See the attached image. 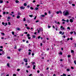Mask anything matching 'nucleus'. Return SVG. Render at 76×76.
I'll list each match as a JSON object with an SVG mask.
<instances>
[{
  "mask_svg": "<svg viewBox=\"0 0 76 76\" xmlns=\"http://www.w3.org/2000/svg\"><path fill=\"white\" fill-rule=\"evenodd\" d=\"M63 15L65 16H67L68 15H69L70 14H69V11L66 10V11H64L63 12Z\"/></svg>",
  "mask_w": 76,
  "mask_h": 76,
  "instance_id": "nucleus-1",
  "label": "nucleus"
},
{
  "mask_svg": "<svg viewBox=\"0 0 76 76\" xmlns=\"http://www.w3.org/2000/svg\"><path fill=\"white\" fill-rule=\"evenodd\" d=\"M67 29H69V30H70V27H68L67 28Z\"/></svg>",
  "mask_w": 76,
  "mask_h": 76,
  "instance_id": "nucleus-24",
  "label": "nucleus"
},
{
  "mask_svg": "<svg viewBox=\"0 0 76 76\" xmlns=\"http://www.w3.org/2000/svg\"><path fill=\"white\" fill-rule=\"evenodd\" d=\"M7 66L8 67H10V65L9 64L7 63Z\"/></svg>",
  "mask_w": 76,
  "mask_h": 76,
  "instance_id": "nucleus-10",
  "label": "nucleus"
},
{
  "mask_svg": "<svg viewBox=\"0 0 76 76\" xmlns=\"http://www.w3.org/2000/svg\"><path fill=\"white\" fill-rule=\"evenodd\" d=\"M38 9H39V8L36 7L35 8L34 10H38Z\"/></svg>",
  "mask_w": 76,
  "mask_h": 76,
  "instance_id": "nucleus-9",
  "label": "nucleus"
},
{
  "mask_svg": "<svg viewBox=\"0 0 76 76\" xmlns=\"http://www.w3.org/2000/svg\"><path fill=\"white\" fill-rule=\"evenodd\" d=\"M29 36H30V34H27V37H29Z\"/></svg>",
  "mask_w": 76,
  "mask_h": 76,
  "instance_id": "nucleus-40",
  "label": "nucleus"
},
{
  "mask_svg": "<svg viewBox=\"0 0 76 76\" xmlns=\"http://www.w3.org/2000/svg\"><path fill=\"white\" fill-rule=\"evenodd\" d=\"M70 22L72 23L73 22V19H70L69 20Z\"/></svg>",
  "mask_w": 76,
  "mask_h": 76,
  "instance_id": "nucleus-6",
  "label": "nucleus"
},
{
  "mask_svg": "<svg viewBox=\"0 0 76 76\" xmlns=\"http://www.w3.org/2000/svg\"><path fill=\"white\" fill-rule=\"evenodd\" d=\"M12 35H14V34H15V32H14V31H12Z\"/></svg>",
  "mask_w": 76,
  "mask_h": 76,
  "instance_id": "nucleus-25",
  "label": "nucleus"
},
{
  "mask_svg": "<svg viewBox=\"0 0 76 76\" xmlns=\"http://www.w3.org/2000/svg\"><path fill=\"white\" fill-rule=\"evenodd\" d=\"M40 76H44V75H43V74H40Z\"/></svg>",
  "mask_w": 76,
  "mask_h": 76,
  "instance_id": "nucleus-50",
  "label": "nucleus"
},
{
  "mask_svg": "<svg viewBox=\"0 0 76 76\" xmlns=\"http://www.w3.org/2000/svg\"><path fill=\"white\" fill-rule=\"evenodd\" d=\"M2 25H4V24H5L4 23V22H2Z\"/></svg>",
  "mask_w": 76,
  "mask_h": 76,
  "instance_id": "nucleus-43",
  "label": "nucleus"
},
{
  "mask_svg": "<svg viewBox=\"0 0 76 76\" xmlns=\"http://www.w3.org/2000/svg\"><path fill=\"white\" fill-rule=\"evenodd\" d=\"M59 13H60V14H62V12H61V11H59Z\"/></svg>",
  "mask_w": 76,
  "mask_h": 76,
  "instance_id": "nucleus-26",
  "label": "nucleus"
},
{
  "mask_svg": "<svg viewBox=\"0 0 76 76\" xmlns=\"http://www.w3.org/2000/svg\"><path fill=\"white\" fill-rule=\"evenodd\" d=\"M32 37H33V38H35V37H36V36L35 35H33Z\"/></svg>",
  "mask_w": 76,
  "mask_h": 76,
  "instance_id": "nucleus-19",
  "label": "nucleus"
},
{
  "mask_svg": "<svg viewBox=\"0 0 76 76\" xmlns=\"http://www.w3.org/2000/svg\"><path fill=\"white\" fill-rule=\"evenodd\" d=\"M8 19H10V17H8Z\"/></svg>",
  "mask_w": 76,
  "mask_h": 76,
  "instance_id": "nucleus-56",
  "label": "nucleus"
},
{
  "mask_svg": "<svg viewBox=\"0 0 76 76\" xmlns=\"http://www.w3.org/2000/svg\"><path fill=\"white\" fill-rule=\"evenodd\" d=\"M0 51H3V49H0Z\"/></svg>",
  "mask_w": 76,
  "mask_h": 76,
  "instance_id": "nucleus-51",
  "label": "nucleus"
},
{
  "mask_svg": "<svg viewBox=\"0 0 76 76\" xmlns=\"http://www.w3.org/2000/svg\"><path fill=\"white\" fill-rule=\"evenodd\" d=\"M16 29L17 30V31H21V30L20 29V28H19L18 27Z\"/></svg>",
  "mask_w": 76,
  "mask_h": 76,
  "instance_id": "nucleus-7",
  "label": "nucleus"
},
{
  "mask_svg": "<svg viewBox=\"0 0 76 76\" xmlns=\"http://www.w3.org/2000/svg\"><path fill=\"white\" fill-rule=\"evenodd\" d=\"M3 3V0H0V3Z\"/></svg>",
  "mask_w": 76,
  "mask_h": 76,
  "instance_id": "nucleus-12",
  "label": "nucleus"
},
{
  "mask_svg": "<svg viewBox=\"0 0 76 76\" xmlns=\"http://www.w3.org/2000/svg\"><path fill=\"white\" fill-rule=\"evenodd\" d=\"M40 38H41V37L40 36H39L38 37V39H39Z\"/></svg>",
  "mask_w": 76,
  "mask_h": 76,
  "instance_id": "nucleus-48",
  "label": "nucleus"
},
{
  "mask_svg": "<svg viewBox=\"0 0 76 76\" xmlns=\"http://www.w3.org/2000/svg\"><path fill=\"white\" fill-rule=\"evenodd\" d=\"M74 62L75 64H76V60H75L74 61Z\"/></svg>",
  "mask_w": 76,
  "mask_h": 76,
  "instance_id": "nucleus-23",
  "label": "nucleus"
},
{
  "mask_svg": "<svg viewBox=\"0 0 76 76\" xmlns=\"http://www.w3.org/2000/svg\"><path fill=\"white\" fill-rule=\"evenodd\" d=\"M74 34H75V35H76V33L75 32V31H74Z\"/></svg>",
  "mask_w": 76,
  "mask_h": 76,
  "instance_id": "nucleus-37",
  "label": "nucleus"
},
{
  "mask_svg": "<svg viewBox=\"0 0 76 76\" xmlns=\"http://www.w3.org/2000/svg\"><path fill=\"white\" fill-rule=\"evenodd\" d=\"M71 56L70 55H68V57H69V58Z\"/></svg>",
  "mask_w": 76,
  "mask_h": 76,
  "instance_id": "nucleus-44",
  "label": "nucleus"
},
{
  "mask_svg": "<svg viewBox=\"0 0 76 76\" xmlns=\"http://www.w3.org/2000/svg\"><path fill=\"white\" fill-rule=\"evenodd\" d=\"M41 16H42V17H45V15H41Z\"/></svg>",
  "mask_w": 76,
  "mask_h": 76,
  "instance_id": "nucleus-20",
  "label": "nucleus"
},
{
  "mask_svg": "<svg viewBox=\"0 0 76 76\" xmlns=\"http://www.w3.org/2000/svg\"><path fill=\"white\" fill-rule=\"evenodd\" d=\"M31 53L30 52H29L28 55H31Z\"/></svg>",
  "mask_w": 76,
  "mask_h": 76,
  "instance_id": "nucleus-59",
  "label": "nucleus"
},
{
  "mask_svg": "<svg viewBox=\"0 0 76 76\" xmlns=\"http://www.w3.org/2000/svg\"><path fill=\"white\" fill-rule=\"evenodd\" d=\"M35 64V62H33L32 63V64H33V65H34V64Z\"/></svg>",
  "mask_w": 76,
  "mask_h": 76,
  "instance_id": "nucleus-46",
  "label": "nucleus"
},
{
  "mask_svg": "<svg viewBox=\"0 0 76 76\" xmlns=\"http://www.w3.org/2000/svg\"><path fill=\"white\" fill-rule=\"evenodd\" d=\"M72 6H75V4H72Z\"/></svg>",
  "mask_w": 76,
  "mask_h": 76,
  "instance_id": "nucleus-49",
  "label": "nucleus"
},
{
  "mask_svg": "<svg viewBox=\"0 0 76 76\" xmlns=\"http://www.w3.org/2000/svg\"><path fill=\"white\" fill-rule=\"evenodd\" d=\"M30 9L31 10H34V8L32 7H30Z\"/></svg>",
  "mask_w": 76,
  "mask_h": 76,
  "instance_id": "nucleus-32",
  "label": "nucleus"
},
{
  "mask_svg": "<svg viewBox=\"0 0 76 76\" xmlns=\"http://www.w3.org/2000/svg\"><path fill=\"white\" fill-rule=\"evenodd\" d=\"M8 24L9 25H10V22H8Z\"/></svg>",
  "mask_w": 76,
  "mask_h": 76,
  "instance_id": "nucleus-62",
  "label": "nucleus"
},
{
  "mask_svg": "<svg viewBox=\"0 0 76 76\" xmlns=\"http://www.w3.org/2000/svg\"><path fill=\"white\" fill-rule=\"evenodd\" d=\"M74 45H75V47H76V43H75V44H74Z\"/></svg>",
  "mask_w": 76,
  "mask_h": 76,
  "instance_id": "nucleus-64",
  "label": "nucleus"
},
{
  "mask_svg": "<svg viewBox=\"0 0 76 76\" xmlns=\"http://www.w3.org/2000/svg\"><path fill=\"white\" fill-rule=\"evenodd\" d=\"M24 6H27V4L26 3H24Z\"/></svg>",
  "mask_w": 76,
  "mask_h": 76,
  "instance_id": "nucleus-15",
  "label": "nucleus"
},
{
  "mask_svg": "<svg viewBox=\"0 0 76 76\" xmlns=\"http://www.w3.org/2000/svg\"><path fill=\"white\" fill-rule=\"evenodd\" d=\"M37 18V16H35L34 18V19H36V18Z\"/></svg>",
  "mask_w": 76,
  "mask_h": 76,
  "instance_id": "nucleus-54",
  "label": "nucleus"
},
{
  "mask_svg": "<svg viewBox=\"0 0 76 76\" xmlns=\"http://www.w3.org/2000/svg\"><path fill=\"white\" fill-rule=\"evenodd\" d=\"M62 21H64V22H66V20H64V19H62Z\"/></svg>",
  "mask_w": 76,
  "mask_h": 76,
  "instance_id": "nucleus-35",
  "label": "nucleus"
},
{
  "mask_svg": "<svg viewBox=\"0 0 76 76\" xmlns=\"http://www.w3.org/2000/svg\"><path fill=\"white\" fill-rule=\"evenodd\" d=\"M71 53H74V50H71Z\"/></svg>",
  "mask_w": 76,
  "mask_h": 76,
  "instance_id": "nucleus-17",
  "label": "nucleus"
},
{
  "mask_svg": "<svg viewBox=\"0 0 76 76\" xmlns=\"http://www.w3.org/2000/svg\"><path fill=\"white\" fill-rule=\"evenodd\" d=\"M59 54H60V55H62V54H63V53H62V52H60V53H59Z\"/></svg>",
  "mask_w": 76,
  "mask_h": 76,
  "instance_id": "nucleus-18",
  "label": "nucleus"
},
{
  "mask_svg": "<svg viewBox=\"0 0 76 76\" xmlns=\"http://www.w3.org/2000/svg\"><path fill=\"white\" fill-rule=\"evenodd\" d=\"M33 69H35V67H36V66H35V65H34L33 66Z\"/></svg>",
  "mask_w": 76,
  "mask_h": 76,
  "instance_id": "nucleus-8",
  "label": "nucleus"
},
{
  "mask_svg": "<svg viewBox=\"0 0 76 76\" xmlns=\"http://www.w3.org/2000/svg\"><path fill=\"white\" fill-rule=\"evenodd\" d=\"M20 18V17L19 16H17V19H19V18Z\"/></svg>",
  "mask_w": 76,
  "mask_h": 76,
  "instance_id": "nucleus-14",
  "label": "nucleus"
},
{
  "mask_svg": "<svg viewBox=\"0 0 76 76\" xmlns=\"http://www.w3.org/2000/svg\"><path fill=\"white\" fill-rule=\"evenodd\" d=\"M17 70L18 72H19V71H20V69H17Z\"/></svg>",
  "mask_w": 76,
  "mask_h": 76,
  "instance_id": "nucleus-42",
  "label": "nucleus"
},
{
  "mask_svg": "<svg viewBox=\"0 0 76 76\" xmlns=\"http://www.w3.org/2000/svg\"><path fill=\"white\" fill-rule=\"evenodd\" d=\"M13 76H16V75L15 74H14L13 75Z\"/></svg>",
  "mask_w": 76,
  "mask_h": 76,
  "instance_id": "nucleus-52",
  "label": "nucleus"
},
{
  "mask_svg": "<svg viewBox=\"0 0 76 76\" xmlns=\"http://www.w3.org/2000/svg\"><path fill=\"white\" fill-rule=\"evenodd\" d=\"M60 28L61 30H64L65 29V28L63 27V26H61Z\"/></svg>",
  "mask_w": 76,
  "mask_h": 76,
  "instance_id": "nucleus-2",
  "label": "nucleus"
},
{
  "mask_svg": "<svg viewBox=\"0 0 76 76\" xmlns=\"http://www.w3.org/2000/svg\"><path fill=\"white\" fill-rule=\"evenodd\" d=\"M56 14H59V11H57L56 12Z\"/></svg>",
  "mask_w": 76,
  "mask_h": 76,
  "instance_id": "nucleus-39",
  "label": "nucleus"
},
{
  "mask_svg": "<svg viewBox=\"0 0 76 76\" xmlns=\"http://www.w3.org/2000/svg\"><path fill=\"white\" fill-rule=\"evenodd\" d=\"M39 22V21L38 20H36V23H38V22Z\"/></svg>",
  "mask_w": 76,
  "mask_h": 76,
  "instance_id": "nucleus-47",
  "label": "nucleus"
},
{
  "mask_svg": "<svg viewBox=\"0 0 76 76\" xmlns=\"http://www.w3.org/2000/svg\"><path fill=\"white\" fill-rule=\"evenodd\" d=\"M15 2L16 3H18L19 1L18 0H16L15 1Z\"/></svg>",
  "mask_w": 76,
  "mask_h": 76,
  "instance_id": "nucleus-16",
  "label": "nucleus"
},
{
  "mask_svg": "<svg viewBox=\"0 0 76 76\" xmlns=\"http://www.w3.org/2000/svg\"><path fill=\"white\" fill-rule=\"evenodd\" d=\"M37 31H38V34H39V31H42V28H39V30H37Z\"/></svg>",
  "mask_w": 76,
  "mask_h": 76,
  "instance_id": "nucleus-3",
  "label": "nucleus"
},
{
  "mask_svg": "<svg viewBox=\"0 0 76 76\" xmlns=\"http://www.w3.org/2000/svg\"><path fill=\"white\" fill-rule=\"evenodd\" d=\"M26 18H24V20H23V21H26Z\"/></svg>",
  "mask_w": 76,
  "mask_h": 76,
  "instance_id": "nucleus-29",
  "label": "nucleus"
},
{
  "mask_svg": "<svg viewBox=\"0 0 76 76\" xmlns=\"http://www.w3.org/2000/svg\"><path fill=\"white\" fill-rule=\"evenodd\" d=\"M70 34H73V31H71L70 32Z\"/></svg>",
  "mask_w": 76,
  "mask_h": 76,
  "instance_id": "nucleus-34",
  "label": "nucleus"
},
{
  "mask_svg": "<svg viewBox=\"0 0 76 76\" xmlns=\"http://www.w3.org/2000/svg\"><path fill=\"white\" fill-rule=\"evenodd\" d=\"M4 54H5V53H4V51H2V54H3V55H4Z\"/></svg>",
  "mask_w": 76,
  "mask_h": 76,
  "instance_id": "nucleus-11",
  "label": "nucleus"
},
{
  "mask_svg": "<svg viewBox=\"0 0 76 76\" xmlns=\"http://www.w3.org/2000/svg\"><path fill=\"white\" fill-rule=\"evenodd\" d=\"M37 7H39V5L37 4Z\"/></svg>",
  "mask_w": 76,
  "mask_h": 76,
  "instance_id": "nucleus-55",
  "label": "nucleus"
},
{
  "mask_svg": "<svg viewBox=\"0 0 76 76\" xmlns=\"http://www.w3.org/2000/svg\"><path fill=\"white\" fill-rule=\"evenodd\" d=\"M3 15H5L6 14V12H3Z\"/></svg>",
  "mask_w": 76,
  "mask_h": 76,
  "instance_id": "nucleus-41",
  "label": "nucleus"
},
{
  "mask_svg": "<svg viewBox=\"0 0 76 76\" xmlns=\"http://www.w3.org/2000/svg\"><path fill=\"white\" fill-rule=\"evenodd\" d=\"M26 28L27 29H30V28L28 27H26Z\"/></svg>",
  "mask_w": 76,
  "mask_h": 76,
  "instance_id": "nucleus-22",
  "label": "nucleus"
},
{
  "mask_svg": "<svg viewBox=\"0 0 76 76\" xmlns=\"http://www.w3.org/2000/svg\"><path fill=\"white\" fill-rule=\"evenodd\" d=\"M7 58H9V59H10V56H7Z\"/></svg>",
  "mask_w": 76,
  "mask_h": 76,
  "instance_id": "nucleus-31",
  "label": "nucleus"
},
{
  "mask_svg": "<svg viewBox=\"0 0 76 76\" xmlns=\"http://www.w3.org/2000/svg\"><path fill=\"white\" fill-rule=\"evenodd\" d=\"M6 25H7V23H5V25H4L5 26H6Z\"/></svg>",
  "mask_w": 76,
  "mask_h": 76,
  "instance_id": "nucleus-45",
  "label": "nucleus"
},
{
  "mask_svg": "<svg viewBox=\"0 0 76 76\" xmlns=\"http://www.w3.org/2000/svg\"><path fill=\"white\" fill-rule=\"evenodd\" d=\"M69 20H66V22H67V23H68L69 22Z\"/></svg>",
  "mask_w": 76,
  "mask_h": 76,
  "instance_id": "nucleus-38",
  "label": "nucleus"
},
{
  "mask_svg": "<svg viewBox=\"0 0 76 76\" xmlns=\"http://www.w3.org/2000/svg\"><path fill=\"white\" fill-rule=\"evenodd\" d=\"M63 76H66V74H63Z\"/></svg>",
  "mask_w": 76,
  "mask_h": 76,
  "instance_id": "nucleus-30",
  "label": "nucleus"
},
{
  "mask_svg": "<svg viewBox=\"0 0 76 76\" xmlns=\"http://www.w3.org/2000/svg\"><path fill=\"white\" fill-rule=\"evenodd\" d=\"M59 33L60 34H62V32L61 31H60L59 32Z\"/></svg>",
  "mask_w": 76,
  "mask_h": 76,
  "instance_id": "nucleus-33",
  "label": "nucleus"
},
{
  "mask_svg": "<svg viewBox=\"0 0 76 76\" xmlns=\"http://www.w3.org/2000/svg\"><path fill=\"white\" fill-rule=\"evenodd\" d=\"M67 72H69V71H70V69H67Z\"/></svg>",
  "mask_w": 76,
  "mask_h": 76,
  "instance_id": "nucleus-28",
  "label": "nucleus"
},
{
  "mask_svg": "<svg viewBox=\"0 0 76 76\" xmlns=\"http://www.w3.org/2000/svg\"><path fill=\"white\" fill-rule=\"evenodd\" d=\"M18 51H20V50H22L21 49H18Z\"/></svg>",
  "mask_w": 76,
  "mask_h": 76,
  "instance_id": "nucleus-27",
  "label": "nucleus"
},
{
  "mask_svg": "<svg viewBox=\"0 0 76 76\" xmlns=\"http://www.w3.org/2000/svg\"><path fill=\"white\" fill-rule=\"evenodd\" d=\"M28 39H31V37H28Z\"/></svg>",
  "mask_w": 76,
  "mask_h": 76,
  "instance_id": "nucleus-60",
  "label": "nucleus"
},
{
  "mask_svg": "<svg viewBox=\"0 0 76 76\" xmlns=\"http://www.w3.org/2000/svg\"><path fill=\"white\" fill-rule=\"evenodd\" d=\"M29 16L31 18H32L33 16V15H29Z\"/></svg>",
  "mask_w": 76,
  "mask_h": 76,
  "instance_id": "nucleus-21",
  "label": "nucleus"
},
{
  "mask_svg": "<svg viewBox=\"0 0 76 76\" xmlns=\"http://www.w3.org/2000/svg\"><path fill=\"white\" fill-rule=\"evenodd\" d=\"M25 7L23 6L21 7H20V8L21 9H23V10H24V9H25Z\"/></svg>",
  "mask_w": 76,
  "mask_h": 76,
  "instance_id": "nucleus-5",
  "label": "nucleus"
},
{
  "mask_svg": "<svg viewBox=\"0 0 76 76\" xmlns=\"http://www.w3.org/2000/svg\"><path fill=\"white\" fill-rule=\"evenodd\" d=\"M30 7V6H29V5L27 6V7H28V8H29V7Z\"/></svg>",
  "mask_w": 76,
  "mask_h": 76,
  "instance_id": "nucleus-58",
  "label": "nucleus"
},
{
  "mask_svg": "<svg viewBox=\"0 0 76 76\" xmlns=\"http://www.w3.org/2000/svg\"><path fill=\"white\" fill-rule=\"evenodd\" d=\"M54 22H55V23H56L57 24V21H56V20H55Z\"/></svg>",
  "mask_w": 76,
  "mask_h": 76,
  "instance_id": "nucleus-57",
  "label": "nucleus"
},
{
  "mask_svg": "<svg viewBox=\"0 0 76 76\" xmlns=\"http://www.w3.org/2000/svg\"><path fill=\"white\" fill-rule=\"evenodd\" d=\"M32 75V74H30V75H29V76H31Z\"/></svg>",
  "mask_w": 76,
  "mask_h": 76,
  "instance_id": "nucleus-63",
  "label": "nucleus"
},
{
  "mask_svg": "<svg viewBox=\"0 0 76 76\" xmlns=\"http://www.w3.org/2000/svg\"><path fill=\"white\" fill-rule=\"evenodd\" d=\"M35 2H36L35 0H34V1H33V3H35Z\"/></svg>",
  "mask_w": 76,
  "mask_h": 76,
  "instance_id": "nucleus-61",
  "label": "nucleus"
},
{
  "mask_svg": "<svg viewBox=\"0 0 76 76\" xmlns=\"http://www.w3.org/2000/svg\"><path fill=\"white\" fill-rule=\"evenodd\" d=\"M71 68L72 69H74V68L73 67H71Z\"/></svg>",
  "mask_w": 76,
  "mask_h": 76,
  "instance_id": "nucleus-53",
  "label": "nucleus"
},
{
  "mask_svg": "<svg viewBox=\"0 0 76 76\" xmlns=\"http://www.w3.org/2000/svg\"><path fill=\"white\" fill-rule=\"evenodd\" d=\"M1 34H2L3 35H4V33H1Z\"/></svg>",
  "mask_w": 76,
  "mask_h": 76,
  "instance_id": "nucleus-36",
  "label": "nucleus"
},
{
  "mask_svg": "<svg viewBox=\"0 0 76 76\" xmlns=\"http://www.w3.org/2000/svg\"><path fill=\"white\" fill-rule=\"evenodd\" d=\"M23 60L25 62H26V63H27V62H28V60H27V59L24 58Z\"/></svg>",
  "mask_w": 76,
  "mask_h": 76,
  "instance_id": "nucleus-4",
  "label": "nucleus"
},
{
  "mask_svg": "<svg viewBox=\"0 0 76 76\" xmlns=\"http://www.w3.org/2000/svg\"><path fill=\"white\" fill-rule=\"evenodd\" d=\"M22 15V14H21V13H20V12H18V15H19V16H20V15Z\"/></svg>",
  "mask_w": 76,
  "mask_h": 76,
  "instance_id": "nucleus-13",
  "label": "nucleus"
}]
</instances>
